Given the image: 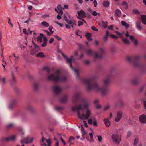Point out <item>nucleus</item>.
<instances>
[{
  "label": "nucleus",
  "mask_w": 146,
  "mask_h": 146,
  "mask_svg": "<svg viewBox=\"0 0 146 146\" xmlns=\"http://www.w3.org/2000/svg\"><path fill=\"white\" fill-rule=\"evenodd\" d=\"M55 22L56 24H58L60 27H63V25L62 23H60L58 22H57V21H56Z\"/></svg>",
  "instance_id": "nucleus-54"
},
{
  "label": "nucleus",
  "mask_w": 146,
  "mask_h": 146,
  "mask_svg": "<svg viewBox=\"0 0 146 146\" xmlns=\"http://www.w3.org/2000/svg\"><path fill=\"white\" fill-rule=\"evenodd\" d=\"M65 20L69 24L72 23L71 21L72 20H69L67 18H66Z\"/></svg>",
  "instance_id": "nucleus-38"
},
{
  "label": "nucleus",
  "mask_w": 146,
  "mask_h": 146,
  "mask_svg": "<svg viewBox=\"0 0 146 146\" xmlns=\"http://www.w3.org/2000/svg\"><path fill=\"white\" fill-rule=\"evenodd\" d=\"M123 115V112L121 111H118L115 116V120L116 122H119L121 119Z\"/></svg>",
  "instance_id": "nucleus-6"
},
{
  "label": "nucleus",
  "mask_w": 146,
  "mask_h": 146,
  "mask_svg": "<svg viewBox=\"0 0 146 146\" xmlns=\"http://www.w3.org/2000/svg\"><path fill=\"white\" fill-rule=\"evenodd\" d=\"M23 32L26 35H28V33L27 32V30L25 28L23 29Z\"/></svg>",
  "instance_id": "nucleus-61"
},
{
  "label": "nucleus",
  "mask_w": 146,
  "mask_h": 146,
  "mask_svg": "<svg viewBox=\"0 0 146 146\" xmlns=\"http://www.w3.org/2000/svg\"><path fill=\"white\" fill-rule=\"evenodd\" d=\"M36 56L41 58H43L45 57V56L44 55V53L42 52L38 53L36 55Z\"/></svg>",
  "instance_id": "nucleus-26"
},
{
  "label": "nucleus",
  "mask_w": 146,
  "mask_h": 146,
  "mask_svg": "<svg viewBox=\"0 0 146 146\" xmlns=\"http://www.w3.org/2000/svg\"><path fill=\"white\" fill-rule=\"evenodd\" d=\"M116 14L118 16H120L121 15V12L118 9H117L116 11Z\"/></svg>",
  "instance_id": "nucleus-30"
},
{
  "label": "nucleus",
  "mask_w": 146,
  "mask_h": 146,
  "mask_svg": "<svg viewBox=\"0 0 146 146\" xmlns=\"http://www.w3.org/2000/svg\"><path fill=\"white\" fill-rule=\"evenodd\" d=\"M91 29L93 31H98V29L92 26L91 27Z\"/></svg>",
  "instance_id": "nucleus-51"
},
{
  "label": "nucleus",
  "mask_w": 146,
  "mask_h": 146,
  "mask_svg": "<svg viewBox=\"0 0 146 146\" xmlns=\"http://www.w3.org/2000/svg\"><path fill=\"white\" fill-rule=\"evenodd\" d=\"M73 58V56H71L70 57V58H69L67 57V59H65L67 62L70 64V66L71 69L74 71V73H76V76L77 77H78V72L79 70L78 69H74L73 67L72 66V59Z\"/></svg>",
  "instance_id": "nucleus-5"
},
{
  "label": "nucleus",
  "mask_w": 146,
  "mask_h": 146,
  "mask_svg": "<svg viewBox=\"0 0 146 146\" xmlns=\"http://www.w3.org/2000/svg\"><path fill=\"white\" fill-rule=\"evenodd\" d=\"M84 125V126L86 127H88V125L87 123H86V121H83Z\"/></svg>",
  "instance_id": "nucleus-50"
},
{
  "label": "nucleus",
  "mask_w": 146,
  "mask_h": 146,
  "mask_svg": "<svg viewBox=\"0 0 146 146\" xmlns=\"http://www.w3.org/2000/svg\"><path fill=\"white\" fill-rule=\"evenodd\" d=\"M131 83L133 85H136L139 82L137 78H135L132 79L131 82Z\"/></svg>",
  "instance_id": "nucleus-15"
},
{
  "label": "nucleus",
  "mask_w": 146,
  "mask_h": 146,
  "mask_svg": "<svg viewBox=\"0 0 146 146\" xmlns=\"http://www.w3.org/2000/svg\"><path fill=\"white\" fill-rule=\"evenodd\" d=\"M143 104L145 108L146 109V100H143Z\"/></svg>",
  "instance_id": "nucleus-56"
},
{
  "label": "nucleus",
  "mask_w": 146,
  "mask_h": 146,
  "mask_svg": "<svg viewBox=\"0 0 146 146\" xmlns=\"http://www.w3.org/2000/svg\"><path fill=\"white\" fill-rule=\"evenodd\" d=\"M47 79L54 82L60 81L62 82H65L67 80V77L64 75H62L61 70L59 69L56 70L54 74L48 76Z\"/></svg>",
  "instance_id": "nucleus-3"
},
{
  "label": "nucleus",
  "mask_w": 146,
  "mask_h": 146,
  "mask_svg": "<svg viewBox=\"0 0 146 146\" xmlns=\"http://www.w3.org/2000/svg\"><path fill=\"white\" fill-rule=\"evenodd\" d=\"M110 105L109 104H108L104 107V110L105 111L107 110L110 108Z\"/></svg>",
  "instance_id": "nucleus-33"
},
{
  "label": "nucleus",
  "mask_w": 146,
  "mask_h": 146,
  "mask_svg": "<svg viewBox=\"0 0 146 146\" xmlns=\"http://www.w3.org/2000/svg\"><path fill=\"white\" fill-rule=\"evenodd\" d=\"M16 136L15 135H12L8 137V142L10 141H12L13 142L15 141L16 140Z\"/></svg>",
  "instance_id": "nucleus-11"
},
{
  "label": "nucleus",
  "mask_w": 146,
  "mask_h": 146,
  "mask_svg": "<svg viewBox=\"0 0 146 146\" xmlns=\"http://www.w3.org/2000/svg\"><path fill=\"white\" fill-rule=\"evenodd\" d=\"M122 5L126 9H127L128 8V6L127 3L124 1H123L122 3Z\"/></svg>",
  "instance_id": "nucleus-31"
},
{
  "label": "nucleus",
  "mask_w": 146,
  "mask_h": 146,
  "mask_svg": "<svg viewBox=\"0 0 146 146\" xmlns=\"http://www.w3.org/2000/svg\"><path fill=\"white\" fill-rule=\"evenodd\" d=\"M91 34L89 33H87L86 35V38H89L90 37Z\"/></svg>",
  "instance_id": "nucleus-62"
},
{
  "label": "nucleus",
  "mask_w": 146,
  "mask_h": 146,
  "mask_svg": "<svg viewBox=\"0 0 146 146\" xmlns=\"http://www.w3.org/2000/svg\"><path fill=\"white\" fill-rule=\"evenodd\" d=\"M140 121L142 123H146V116L145 115H142L140 116L139 118Z\"/></svg>",
  "instance_id": "nucleus-10"
},
{
  "label": "nucleus",
  "mask_w": 146,
  "mask_h": 146,
  "mask_svg": "<svg viewBox=\"0 0 146 146\" xmlns=\"http://www.w3.org/2000/svg\"><path fill=\"white\" fill-rule=\"evenodd\" d=\"M85 52L89 56H91L93 53V50L90 49L85 50Z\"/></svg>",
  "instance_id": "nucleus-18"
},
{
  "label": "nucleus",
  "mask_w": 146,
  "mask_h": 146,
  "mask_svg": "<svg viewBox=\"0 0 146 146\" xmlns=\"http://www.w3.org/2000/svg\"><path fill=\"white\" fill-rule=\"evenodd\" d=\"M133 41L134 42L135 45H137L138 44V41L137 39H135Z\"/></svg>",
  "instance_id": "nucleus-58"
},
{
  "label": "nucleus",
  "mask_w": 146,
  "mask_h": 146,
  "mask_svg": "<svg viewBox=\"0 0 146 146\" xmlns=\"http://www.w3.org/2000/svg\"><path fill=\"white\" fill-rule=\"evenodd\" d=\"M83 25V22L80 21H79L78 22V26H80Z\"/></svg>",
  "instance_id": "nucleus-44"
},
{
  "label": "nucleus",
  "mask_w": 146,
  "mask_h": 146,
  "mask_svg": "<svg viewBox=\"0 0 146 146\" xmlns=\"http://www.w3.org/2000/svg\"><path fill=\"white\" fill-rule=\"evenodd\" d=\"M71 23H70V24L74 25L75 26L76 25V21L74 20H72L71 21Z\"/></svg>",
  "instance_id": "nucleus-43"
},
{
  "label": "nucleus",
  "mask_w": 146,
  "mask_h": 146,
  "mask_svg": "<svg viewBox=\"0 0 146 146\" xmlns=\"http://www.w3.org/2000/svg\"><path fill=\"white\" fill-rule=\"evenodd\" d=\"M77 14L78 15L82 17H86V14L85 12L83 10H81L80 11H77Z\"/></svg>",
  "instance_id": "nucleus-12"
},
{
  "label": "nucleus",
  "mask_w": 146,
  "mask_h": 146,
  "mask_svg": "<svg viewBox=\"0 0 146 146\" xmlns=\"http://www.w3.org/2000/svg\"><path fill=\"white\" fill-rule=\"evenodd\" d=\"M29 137L28 136H27L21 139L20 141V143H21L22 144H24V142L27 141Z\"/></svg>",
  "instance_id": "nucleus-20"
},
{
  "label": "nucleus",
  "mask_w": 146,
  "mask_h": 146,
  "mask_svg": "<svg viewBox=\"0 0 146 146\" xmlns=\"http://www.w3.org/2000/svg\"><path fill=\"white\" fill-rule=\"evenodd\" d=\"M110 3V2L107 1H104L103 2V5L106 7H109Z\"/></svg>",
  "instance_id": "nucleus-16"
},
{
  "label": "nucleus",
  "mask_w": 146,
  "mask_h": 146,
  "mask_svg": "<svg viewBox=\"0 0 146 146\" xmlns=\"http://www.w3.org/2000/svg\"><path fill=\"white\" fill-rule=\"evenodd\" d=\"M108 22L107 21H102L100 23V25L102 26L104 28H106L108 25Z\"/></svg>",
  "instance_id": "nucleus-19"
},
{
  "label": "nucleus",
  "mask_w": 146,
  "mask_h": 146,
  "mask_svg": "<svg viewBox=\"0 0 146 146\" xmlns=\"http://www.w3.org/2000/svg\"><path fill=\"white\" fill-rule=\"evenodd\" d=\"M102 56H98V54L97 52L95 53V57L94 58V59H95L97 58H98L99 59H101L102 58Z\"/></svg>",
  "instance_id": "nucleus-29"
},
{
  "label": "nucleus",
  "mask_w": 146,
  "mask_h": 146,
  "mask_svg": "<svg viewBox=\"0 0 146 146\" xmlns=\"http://www.w3.org/2000/svg\"><path fill=\"white\" fill-rule=\"evenodd\" d=\"M36 52V51L34 50H32L31 52V54L32 55H34Z\"/></svg>",
  "instance_id": "nucleus-59"
},
{
  "label": "nucleus",
  "mask_w": 146,
  "mask_h": 146,
  "mask_svg": "<svg viewBox=\"0 0 146 146\" xmlns=\"http://www.w3.org/2000/svg\"><path fill=\"white\" fill-rule=\"evenodd\" d=\"M122 25L126 29H127L129 27V25L126 22L124 21H122L121 22Z\"/></svg>",
  "instance_id": "nucleus-21"
},
{
  "label": "nucleus",
  "mask_w": 146,
  "mask_h": 146,
  "mask_svg": "<svg viewBox=\"0 0 146 146\" xmlns=\"http://www.w3.org/2000/svg\"><path fill=\"white\" fill-rule=\"evenodd\" d=\"M65 20L69 24L72 23L71 21L72 20H69L67 18H66Z\"/></svg>",
  "instance_id": "nucleus-39"
},
{
  "label": "nucleus",
  "mask_w": 146,
  "mask_h": 146,
  "mask_svg": "<svg viewBox=\"0 0 146 146\" xmlns=\"http://www.w3.org/2000/svg\"><path fill=\"white\" fill-rule=\"evenodd\" d=\"M57 8L59 10L62 9L61 6L60 5H58L57 7Z\"/></svg>",
  "instance_id": "nucleus-52"
},
{
  "label": "nucleus",
  "mask_w": 146,
  "mask_h": 146,
  "mask_svg": "<svg viewBox=\"0 0 146 146\" xmlns=\"http://www.w3.org/2000/svg\"><path fill=\"white\" fill-rule=\"evenodd\" d=\"M16 100L15 99H13L11 100V104L14 105L16 103Z\"/></svg>",
  "instance_id": "nucleus-42"
},
{
  "label": "nucleus",
  "mask_w": 146,
  "mask_h": 146,
  "mask_svg": "<svg viewBox=\"0 0 146 146\" xmlns=\"http://www.w3.org/2000/svg\"><path fill=\"white\" fill-rule=\"evenodd\" d=\"M14 126V124L12 123H10L7 125L6 127L8 129H11Z\"/></svg>",
  "instance_id": "nucleus-23"
},
{
  "label": "nucleus",
  "mask_w": 146,
  "mask_h": 146,
  "mask_svg": "<svg viewBox=\"0 0 146 146\" xmlns=\"http://www.w3.org/2000/svg\"><path fill=\"white\" fill-rule=\"evenodd\" d=\"M13 55L15 57V61H16L17 60L19 59V57L18 56H16L15 54H13Z\"/></svg>",
  "instance_id": "nucleus-35"
},
{
  "label": "nucleus",
  "mask_w": 146,
  "mask_h": 146,
  "mask_svg": "<svg viewBox=\"0 0 146 146\" xmlns=\"http://www.w3.org/2000/svg\"><path fill=\"white\" fill-rule=\"evenodd\" d=\"M58 52L60 53L61 54L62 56H63L65 59H68V57L66 56L65 55L59 48L58 49Z\"/></svg>",
  "instance_id": "nucleus-27"
},
{
  "label": "nucleus",
  "mask_w": 146,
  "mask_h": 146,
  "mask_svg": "<svg viewBox=\"0 0 146 146\" xmlns=\"http://www.w3.org/2000/svg\"><path fill=\"white\" fill-rule=\"evenodd\" d=\"M12 77L13 81L14 82H16V79L14 75V74L13 72H12Z\"/></svg>",
  "instance_id": "nucleus-40"
},
{
  "label": "nucleus",
  "mask_w": 146,
  "mask_h": 146,
  "mask_svg": "<svg viewBox=\"0 0 146 146\" xmlns=\"http://www.w3.org/2000/svg\"><path fill=\"white\" fill-rule=\"evenodd\" d=\"M67 100V97H66L64 98H61L60 99V101L61 102H66Z\"/></svg>",
  "instance_id": "nucleus-34"
},
{
  "label": "nucleus",
  "mask_w": 146,
  "mask_h": 146,
  "mask_svg": "<svg viewBox=\"0 0 146 146\" xmlns=\"http://www.w3.org/2000/svg\"><path fill=\"white\" fill-rule=\"evenodd\" d=\"M92 15L94 16H96L97 15V13L95 11H94L92 13Z\"/></svg>",
  "instance_id": "nucleus-55"
},
{
  "label": "nucleus",
  "mask_w": 146,
  "mask_h": 146,
  "mask_svg": "<svg viewBox=\"0 0 146 146\" xmlns=\"http://www.w3.org/2000/svg\"><path fill=\"white\" fill-rule=\"evenodd\" d=\"M142 19V23L145 24H146V16L142 15H141Z\"/></svg>",
  "instance_id": "nucleus-22"
},
{
  "label": "nucleus",
  "mask_w": 146,
  "mask_h": 146,
  "mask_svg": "<svg viewBox=\"0 0 146 146\" xmlns=\"http://www.w3.org/2000/svg\"><path fill=\"white\" fill-rule=\"evenodd\" d=\"M131 132L130 131H129L127 133V137H129L131 135Z\"/></svg>",
  "instance_id": "nucleus-45"
},
{
  "label": "nucleus",
  "mask_w": 146,
  "mask_h": 146,
  "mask_svg": "<svg viewBox=\"0 0 146 146\" xmlns=\"http://www.w3.org/2000/svg\"><path fill=\"white\" fill-rule=\"evenodd\" d=\"M1 142L5 141L6 142H8V137H4L1 139Z\"/></svg>",
  "instance_id": "nucleus-28"
},
{
  "label": "nucleus",
  "mask_w": 146,
  "mask_h": 146,
  "mask_svg": "<svg viewBox=\"0 0 146 146\" xmlns=\"http://www.w3.org/2000/svg\"><path fill=\"white\" fill-rule=\"evenodd\" d=\"M46 45V42H44L42 44L41 46L42 47H44Z\"/></svg>",
  "instance_id": "nucleus-53"
},
{
  "label": "nucleus",
  "mask_w": 146,
  "mask_h": 146,
  "mask_svg": "<svg viewBox=\"0 0 146 146\" xmlns=\"http://www.w3.org/2000/svg\"><path fill=\"white\" fill-rule=\"evenodd\" d=\"M129 37L130 39L133 41L134 40H135L134 36L132 35H130L129 36Z\"/></svg>",
  "instance_id": "nucleus-49"
},
{
  "label": "nucleus",
  "mask_w": 146,
  "mask_h": 146,
  "mask_svg": "<svg viewBox=\"0 0 146 146\" xmlns=\"http://www.w3.org/2000/svg\"><path fill=\"white\" fill-rule=\"evenodd\" d=\"M104 121L106 126L107 127H109L110 126V122L109 121L108 118H105L104 119Z\"/></svg>",
  "instance_id": "nucleus-14"
},
{
  "label": "nucleus",
  "mask_w": 146,
  "mask_h": 146,
  "mask_svg": "<svg viewBox=\"0 0 146 146\" xmlns=\"http://www.w3.org/2000/svg\"><path fill=\"white\" fill-rule=\"evenodd\" d=\"M145 85H143V86H141L140 88V91H142L143 90V89L145 87Z\"/></svg>",
  "instance_id": "nucleus-57"
},
{
  "label": "nucleus",
  "mask_w": 146,
  "mask_h": 146,
  "mask_svg": "<svg viewBox=\"0 0 146 146\" xmlns=\"http://www.w3.org/2000/svg\"><path fill=\"white\" fill-rule=\"evenodd\" d=\"M42 25L44 27H48L49 26V24L46 21H43L41 23Z\"/></svg>",
  "instance_id": "nucleus-24"
},
{
  "label": "nucleus",
  "mask_w": 146,
  "mask_h": 146,
  "mask_svg": "<svg viewBox=\"0 0 146 146\" xmlns=\"http://www.w3.org/2000/svg\"><path fill=\"white\" fill-rule=\"evenodd\" d=\"M97 137L98 139V141L99 142H101L102 139V137L100 135L97 136Z\"/></svg>",
  "instance_id": "nucleus-37"
},
{
  "label": "nucleus",
  "mask_w": 146,
  "mask_h": 146,
  "mask_svg": "<svg viewBox=\"0 0 146 146\" xmlns=\"http://www.w3.org/2000/svg\"><path fill=\"white\" fill-rule=\"evenodd\" d=\"M13 105H13L11 104H9V106H8V108H9V110L13 108Z\"/></svg>",
  "instance_id": "nucleus-47"
},
{
  "label": "nucleus",
  "mask_w": 146,
  "mask_h": 146,
  "mask_svg": "<svg viewBox=\"0 0 146 146\" xmlns=\"http://www.w3.org/2000/svg\"><path fill=\"white\" fill-rule=\"evenodd\" d=\"M111 139L113 142L115 144L119 145L121 140L120 136L117 134H113L111 136Z\"/></svg>",
  "instance_id": "nucleus-4"
},
{
  "label": "nucleus",
  "mask_w": 146,
  "mask_h": 146,
  "mask_svg": "<svg viewBox=\"0 0 146 146\" xmlns=\"http://www.w3.org/2000/svg\"><path fill=\"white\" fill-rule=\"evenodd\" d=\"M38 86V85L37 84H34L33 86L35 90H36Z\"/></svg>",
  "instance_id": "nucleus-36"
},
{
  "label": "nucleus",
  "mask_w": 146,
  "mask_h": 146,
  "mask_svg": "<svg viewBox=\"0 0 146 146\" xmlns=\"http://www.w3.org/2000/svg\"><path fill=\"white\" fill-rule=\"evenodd\" d=\"M93 122V125L95 126H97V122L96 121L95 118L94 117H93L92 119H90L88 121V123L89 124L91 125L92 124Z\"/></svg>",
  "instance_id": "nucleus-9"
},
{
  "label": "nucleus",
  "mask_w": 146,
  "mask_h": 146,
  "mask_svg": "<svg viewBox=\"0 0 146 146\" xmlns=\"http://www.w3.org/2000/svg\"><path fill=\"white\" fill-rule=\"evenodd\" d=\"M136 27L139 30H141L142 28V27L141 25V23L140 21H137L136 23Z\"/></svg>",
  "instance_id": "nucleus-13"
},
{
  "label": "nucleus",
  "mask_w": 146,
  "mask_h": 146,
  "mask_svg": "<svg viewBox=\"0 0 146 146\" xmlns=\"http://www.w3.org/2000/svg\"><path fill=\"white\" fill-rule=\"evenodd\" d=\"M111 76V75H107L104 80V84L102 87H101L98 84L94 83L92 85L90 84L91 79H84L82 80L83 83L87 86V89L90 90L93 89L95 91L100 92L102 95H105L108 92V87L110 84Z\"/></svg>",
  "instance_id": "nucleus-2"
},
{
  "label": "nucleus",
  "mask_w": 146,
  "mask_h": 146,
  "mask_svg": "<svg viewBox=\"0 0 146 146\" xmlns=\"http://www.w3.org/2000/svg\"><path fill=\"white\" fill-rule=\"evenodd\" d=\"M74 54L75 56H77L78 55V52L77 51L75 50L74 52Z\"/></svg>",
  "instance_id": "nucleus-63"
},
{
  "label": "nucleus",
  "mask_w": 146,
  "mask_h": 146,
  "mask_svg": "<svg viewBox=\"0 0 146 146\" xmlns=\"http://www.w3.org/2000/svg\"><path fill=\"white\" fill-rule=\"evenodd\" d=\"M54 39L53 38H52L50 39V40L49 41V42L50 44L52 43L54 41Z\"/></svg>",
  "instance_id": "nucleus-64"
},
{
  "label": "nucleus",
  "mask_w": 146,
  "mask_h": 146,
  "mask_svg": "<svg viewBox=\"0 0 146 146\" xmlns=\"http://www.w3.org/2000/svg\"><path fill=\"white\" fill-rule=\"evenodd\" d=\"M123 41L126 45H129L130 44V42L127 38H125L122 40Z\"/></svg>",
  "instance_id": "nucleus-25"
},
{
  "label": "nucleus",
  "mask_w": 146,
  "mask_h": 146,
  "mask_svg": "<svg viewBox=\"0 0 146 146\" xmlns=\"http://www.w3.org/2000/svg\"><path fill=\"white\" fill-rule=\"evenodd\" d=\"M139 141V140L138 138H136L135 139L134 145L135 146H136Z\"/></svg>",
  "instance_id": "nucleus-32"
},
{
  "label": "nucleus",
  "mask_w": 146,
  "mask_h": 146,
  "mask_svg": "<svg viewBox=\"0 0 146 146\" xmlns=\"http://www.w3.org/2000/svg\"><path fill=\"white\" fill-rule=\"evenodd\" d=\"M53 90L56 94H59L61 91V87L58 86H55L53 87Z\"/></svg>",
  "instance_id": "nucleus-8"
},
{
  "label": "nucleus",
  "mask_w": 146,
  "mask_h": 146,
  "mask_svg": "<svg viewBox=\"0 0 146 146\" xmlns=\"http://www.w3.org/2000/svg\"><path fill=\"white\" fill-rule=\"evenodd\" d=\"M80 94L78 93L74 94L72 99V102L75 104L78 100V104L76 106L72 107V110L76 111L79 118L83 120H87L90 117L91 112L88 107L90 104V101L84 98H80Z\"/></svg>",
  "instance_id": "nucleus-1"
},
{
  "label": "nucleus",
  "mask_w": 146,
  "mask_h": 146,
  "mask_svg": "<svg viewBox=\"0 0 146 146\" xmlns=\"http://www.w3.org/2000/svg\"><path fill=\"white\" fill-rule=\"evenodd\" d=\"M37 41L38 42H39L40 43H41L42 42V39L41 37H38L37 38Z\"/></svg>",
  "instance_id": "nucleus-46"
},
{
  "label": "nucleus",
  "mask_w": 146,
  "mask_h": 146,
  "mask_svg": "<svg viewBox=\"0 0 146 146\" xmlns=\"http://www.w3.org/2000/svg\"><path fill=\"white\" fill-rule=\"evenodd\" d=\"M81 131L82 136H85V135L86 134V133L84 130L83 126L82 125H81Z\"/></svg>",
  "instance_id": "nucleus-17"
},
{
  "label": "nucleus",
  "mask_w": 146,
  "mask_h": 146,
  "mask_svg": "<svg viewBox=\"0 0 146 146\" xmlns=\"http://www.w3.org/2000/svg\"><path fill=\"white\" fill-rule=\"evenodd\" d=\"M45 141H46L47 144L48 145H47V146H50L51 143V139L49 138L48 139H46L45 138H44L43 136H42V142L43 143L44 145L46 146V144L44 143Z\"/></svg>",
  "instance_id": "nucleus-7"
},
{
  "label": "nucleus",
  "mask_w": 146,
  "mask_h": 146,
  "mask_svg": "<svg viewBox=\"0 0 146 146\" xmlns=\"http://www.w3.org/2000/svg\"><path fill=\"white\" fill-rule=\"evenodd\" d=\"M93 3L94 4V6L95 7H96L97 5V3L96 0H94L93 1Z\"/></svg>",
  "instance_id": "nucleus-48"
},
{
  "label": "nucleus",
  "mask_w": 146,
  "mask_h": 146,
  "mask_svg": "<svg viewBox=\"0 0 146 146\" xmlns=\"http://www.w3.org/2000/svg\"><path fill=\"white\" fill-rule=\"evenodd\" d=\"M54 36L58 41L60 40H61V38L59 37L57 35H54Z\"/></svg>",
  "instance_id": "nucleus-41"
},
{
  "label": "nucleus",
  "mask_w": 146,
  "mask_h": 146,
  "mask_svg": "<svg viewBox=\"0 0 146 146\" xmlns=\"http://www.w3.org/2000/svg\"><path fill=\"white\" fill-rule=\"evenodd\" d=\"M125 36L127 37H128L130 36L129 35V32L128 31H127L125 34Z\"/></svg>",
  "instance_id": "nucleus-60"
}]
</instances>
